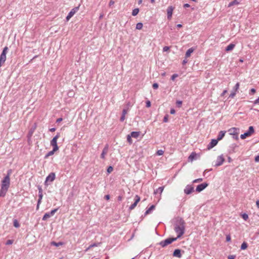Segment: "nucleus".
Returning <instances> with one entry per match:
<instances>
[{
  "label": "nucleus",
  "mask_w": 259,
  "mask_h": 259,
  "mask_svg": "<svg viewBox=\"0 0 259 259\" xmlns=\"http://www.w3.org/2000/svg\"><path fill=\"white\" fill-rule=\"evenodd\" d=\"M185 222L182 220L180 219L175 225L174 230L177 234L176 238H179L181 237L185 232Z\"/></svg>",
  "instance_id": "f257e3e1"
},
{
  "label": "nucleus",
  "mask_w": 259,
  "mask_h": 259,
  "mask_svg": "<svg viewBox=\"0 0 259 259\" xmlns=\"http://www.w3.org/2000/svg\"><path fill=\"white\" fill-rule=\"evenodd\" d=\"M10 184L9 176L8 175L5 177L2 182L1 189L0 190V197L5 196Z\"/></svg>",
  "instance_id": "f03ea898"
},
{
  "label": "nucleus",
  "mask_w": 259,
  "mask_h": 259,
  "mask_svg": "<svg viewBox=\"0 0 259 259\" xmlns=\"http://www.w3.org/2000/svg\"><path fill=\"white\" fill-rule=\"evenodd\" d=\"M8 48L7 47H5L0 55V67L3 65L6 60V55L8 52Z\"/></svg>",
  "instance_id": "7ed1b4c3"
},
{
  "label": "nucleus",
  "mask_w": 259,
  "mask_h": 259,
  "mask_svg": "<svg viewBox=\"0 0 259 259\" xmlns=\"http://www.w3.org/2000/svg\"><path fill=\"white\" fill-rule=\"evenodd\" d=\"M177 238H167L164 241H161L160 242L159 244L162 247H165L166 245L171 243L173 241H176L177 240Z\"/></svg>",
  "instance_id": "20e7f679"
},
{
  "label": "nucleus",
  "mask_w": 259,
  "mask_h": 259,
  "mask_svg": "<svg viewBox=\"0 0 259 259\" xmlns=\"http://www.w3.org/2000/svg\"><path fill=\"white\" fill-rule=\"evenodd\" d=\"M254 133V129L253 126H249L248 131L243 134L241 135L240 138L242 139H245L246 137H248Z\"/></svg>",
  "instance_id": "39448f33"
},
{
  "label": "nucleus",
  "mask_w": 259,
  "mask_h": 259,
  "mask_svg": "<svg viewBox=\"0 0 259 259\" xmlns=\"http://www.w3.org/2000/svg\"><path fill=\"white\" fill-rule=\"evenodd\" d=\"M55 179V173L52 172L46 178V181L45 182V184L46 185H48L49 182H52Z\"/></svg>",
  "instance_id": "423d86ee"
},
{
  "label": "nucleus",
  "mask_w": 259,
  "mask_h": 259,
  "mask_svg": "<svg viewBox=\"0 0 259 259\" xmlns=\"http://www.w3.org/2000/svg\"><path fill=\"white\" fill-rule=\"evenodd\" d=\"M78 10L79 7H77L72 9L67 16L66 20L68 21L70 19L73 17V16L78 11Z\"/></svg>",
  "instance_id": "0eeeda50"
},
{
  "label": "nucleus",
  "mask_w": 259,
  "mask_h": 259,
  "mask_svg": "<svg viewBox=\"0 0 259 259\" xmlns=\"http://www.w3.org/2000/svg\"><path fill=\"white\" fill-rule=\"evenodd\" d=\"M174 10V7L172 6H169L167 8V10H166L167 17V19L169 20L171 19Z\"/></svg>",
  "instance_id": "6e6552de"
},
{
  "label": "nucleus",
  "mask_w": 259,
  "mask_h": 259,
  "mask_svg": "<svg viewBox=\"0 0 259 259\" xmlns=\"http://www.w3.org/2000/svg\"><path fill=\"white\" fill-rule=\"evenodd\" d=\"M240 84L239 82H237L234 87L233 89V91L230 95V97L231 98H233L236 94V93L238 92V90L239 88Z\"/></svg>",
  "instance_id": "1a4fd4ad"
},
{
  "label": "nucleus",
  "mask_w": 259,
  "mask_h": 259,
  "mask_svg": "<svg viewBox=\"0 0 259 259\" xmlns=\"http://www.w3.org/2000/svg\"><path fill=\"white\" fill-rule=\"evenodd\" d=\"M224 160L225 159L223 155L219 156L217 158L215 165L217 166L221 165L223 163Z\"/></svg>",
  "instance_id": "9d476101"
},
{
  "label": "nucleus",
  "mask_w": 259,
  "mask_h": 259,
  "mask_svg": "<svg viewBox=\"0 0 259 259\" xmlns=\"http://www.w3.org/2000/svg\"><path fill=\"white\" fill-rule=\"evenodd\" d=\"M208 186V184L206 183H202L198 185L196 187V191L198 192H200L206 188Z\"/></svg>",
  "instance_id": "9b49d317"
},
{
  "label": "nucleus",
  "mask_w": 259,
  "mask_h": 259,
  "mask_svg": "<svg viewBox=\"0 0 259 259\" xmlns=\"http://www.w3.org/2000/svg\"><path fill=\"white\" fill-rule=\"evenodd\" d=\"M140 200V197L138 195H136L135 196V202L132 204L130 207V209L132 210L135 208V207L137 206L138 203Z\"/></svg>",
  "instance_id": "f8f14e48"
},
{
  "label": "nucleus",
  "mask_w": 259,
  "mask_h": 259,
  "mask_svg": "<svg viewBox=\"0 0 259 259\" xmlns=\"http://www.w3.org/2000/svg\"><path fill=\"white\" fill-rule=\"evenodd\" d=\"M230 134L233 136H235L239 134V129L236 127H232L229 130Z\"/></svg>",
  "instance_id": "ddd939ff"
},
{
  "label": "nucleus",
  "mask_w": 259,
  "mask_h": 259,
  "mask_svg": "<svg viewBox=\"0 0 259 259\" xmlns=\"http://www.w3.org/2000/svg\"><path fill=\"white\" fill-rule=\"evenodd\" d=\"M193 190L194 188L192 186L190 185H187L184 189V192L186 194H190L193 191Z\"/></svg>",
  "instance_id": "4468645a"
},
{
  "label": "nucleus",
  "mask_w": 259,
  "mask_h": 259,
  "mask_svg": "<svg viewBox=\"0 0 259 259\" xmlns=\"http://www.w3.org/2000/svg\"><path fill=\"white\" fill-rule=\"evenodd\" d=\"M218 140L217 139H212L209 144L208 145V149H210L216 146L218 143Z\"/></svg>",
  "instance_id": "2eb2a0df"
},
{
  "label": "nucleus",
  "mask_w": 259,
  "mask_h": 259,
  "mask_svg": "<svg viewBox=\"0 0 259 259\" xmlns=\"http://www.w3.org/2000/svg\"><path fill=\"white\" fill-rule=\"evenodd\" d=\"M57 141L52 139L51 141L50 144L53 147L54 151H58L59 149V147L57 145Z\"/></svg>",
  "instance_id": "dca6fc26"
},
{
  "label": "nucleus",
  "mask_w": 259,
  "mask_h": 259,
  "mask_svg": "<svg viewBox=\"0 0 259 259\" xmlns=\"http://www.w3.org/2000/svg\"><path fill=\"white\" fill-rule=\"evenodd\" d=\"M108 150V146L107 145L103 149L102 152L101 154V158L102 159H105V156L107 154Z\"/></svg>",
  "instance_id": "f3484780"
},
{
  "label": "nucleus",
  "mask_w": 259,
  "mask_h": 259,
  "mask_svg": "<svg viewBox=\"0 0 259 259\" xmlns=\"http://www.w3.org/2000/svg\"><path fill=\"white\" fill-rule=\"evenodd\" d=\"M173 255L174 256L178 257L179 258L181 257L182 256L181 253V250L179 249H176L173 253Z\"/></svg>",
  "instance_id": "a211bd4d"
},
{
  "label": "nucleus",
  "mask_w": 259,
  "mask_h": 259,
  "mask_svg": "<svg viewBox=\"0 0 259 259\" xmlns=\"http://www.w3.org/2000/svg\"><path fill=\"white\" fill-rule=\"evenodd\" d=\"M225 134H226L225 131H221L218 136L217 140L218 141L222 140L223 138V137L225 136Z\"/></svg>",
  "instance_id": "6ab92c4d"
},
{
  "label": "nucleus",
  "mask_w": 259,
  "mask_h": 259,
  "mask_svg": "<svg viewBox=\"0 0 259 259\" xmlns=\"http://www.w3.org/2000/svg\"><path fill=\"white\" fill-rule=\"evenodd\" d=\"M193 51H194V49L192 48L188 49L187 51L186 54H185L186 58L189 57L191 56V54L193 52Z\"/></svg>",
  "instance_id": "aec40b11"
},
{
  "label": "nucleus",
  "mask_w": 259,
  "mask_h": 259,
  "mask_svg": "<svg viewBox=\"0 0 259 259\" xmlns=\"http://www.w3.org/2000/svg\"><path fill=\"white\" fill-rule=\"evenodd\" d=\"M127 109H123V111H122V116L120 118V120L121 121H123L124 120V119H125V115L126 114V113H127Z\"/></svg>",
  "instance_id": "412c9836"
},
{
  "label": "nucleus",
  "mask_w": 259,
  "mask_h": 259,
  "mask_svg": "<svg viewBox=\"0 0 259 259\" xmlns=\"http://www.w3.org/2000/svg\"><path fill=\"white\" fill-rule=\"evenodd\" d=\"M234 47H235V45L233 44H231L226 47V51H230L232 50L234 48Z\"/></svg>",
  "instance_id": "4be33fe9"
},
{
  "label": "nucleus",
  "mask_w": 259,
  "mask_h": 259,
  "mask_svg": "<svg viewBox=\"0 0 259 259\" xmlns=\"http://www.w3.org/2000/svg\"><path fill=\"white\" fill-rule=\"evenodd\" d=\"M131 136L134 138H137L140 135V132H133L131 134Z\"/></svg>",
  "instance_id": "5701e85b"
},
{
  "label": "nucleus",
  "mask_w": 259,
  "mask_h": 259,
  "mask_svg": "<svg viewBox=\"0 0 259 259\" xmlns=\"http://www.w3.org/2000/svg\"><path fill=\"white\" fill-rule=\"evenodd\" d=\"M197 154L194 153V152H193L191 154V155L189 156V160L190 161H193L194 159H195L196 158V156Z\"/></svg>",
  "instance_id": "b1692460"
},
{
  "label": "nucleus",
  "mask_w": 259,
  "mask_h": 259,
  "mask_svg": "<svg viewBox=\"0 0 259 259\" xmlns=\"http://www.w3.org/2000/svg\"><path fill=\"white\" fill-rule=\"evenodd\" d=\"M164 190V187H159L158 189H157L156 190L154 191V194H156L157 193H160L161 194Z\"/></svg>",
  "instance_id": "393cba45"
},
{
  "label": "nucleus",
  "mask_w": 259,
  "mask_h": 259,
  "mask_svg": "<svg viewBox=\"0 0 259 259\" xmlns=\"http://www.w3.org/2000/svg\"><path fill=\"white\" fill-rule=\"evenodd\" d=\"M56 151H54V149H53L52 151L49 152L45 156V158H47L48 157L53 155Z\"/></svg>",
  "instance_id": "a878e982"
},
{
  "label": "nucleus",
  "mask_w": 259,
  "mask_h": 259,
  "mask_svg": "<svg viewBox=\"0 0 259 259\" xmlns=\"http://www.w3.org/2000/svg\"><path fill=\"white\" fill-rule=\"evenodd\" d=\"M51 216V215L50 214V212L49 213H46L44 214L43 218H42V220L44 221H46L47 220L48 218H50Z\"/></svg>",
  "instance_id": "bb28decb"
},
{
  "label": "nucleus",
  "mask_w": 259,
  "mask_h": 259,
  "mask_svg": "<svg viewBox=\"0 0 259 259\" xmlns=\"http://www.w3.org/2000/svg\"><path fill=\"white\" fill-rule=\"evenodd\" d=\"M143 27V24L141 22L138 23L136 25V29L141 30Z\"/></svg>",
  "instance_id": "cd10ccee"
},
{
  "label": "nucleus",
  "mask_w": 259,
  "mask_h": 259,
  "mask_svg": "<svg viewBox=\"0 0 259 259\" xmlns=\"http://www.w3.org/2000/svg\"><path fill=\"white\" fill-rule=\"evenodd\" d=\"M247 247V244L246 242H243L241 246V249L242 250H245Z\"/></svg>",
  "instance_id": "c85d7f7f"
},
{
  "label": "nucleus",
  "mask_w": 259,
  "mask_h": 259,
  "mask_svg": "<svg viewBox=\"0 0 259 259\" xmlns=\"http://www.w3.org/2000/svg\"><path fill=\"white\" fill-rule=\"evenodd\" d=\"M139 12V9H135L133 10L132 15L133 16H136Z\"/></svg>",
  "instance_id": "c756f323"
},
{
  "label": "nucleus",
  "mask_w": 259,
  "mask_h": 259,
  "mask_svg": "<svg viewBox=\"0 0 259 259\" xmlns=\"http://www.w3.org/2000/svg\"><path fill=\"white\" fill-rule=\"evenodd\" d=\"M155 208V206L154 205H152L145 212V213L147 214H148L149 213L151 210H152L153 209H154Z\"/></svg>",
  "instance_id": "7c9ffc66"
},
{
  "label": "nucleus",
  "mask_w": 259,
  "mask_h": 259,
  "mask_svg": "<svg viewBox=\"0 0 259 259\" xmlns=\"http://www.w3.org/2000/svg\"><path fill=\"white\" fill-rule=\"evenodd\" d=\"M51 244L53 245H54L55 246H59L60 245H62V242H58V243H56L55 242H52L51 243Z\"/></svg>",
  "instance_id": "2f4dec72"
},
{
  "label": "nucleus",
  "mask_w": 259,
  "mask_h": 259,
  "mask_svg": "<svg viewBox=\"0 0 259 259\" xmlns=\"http://www.w3.org/2000/svg\"><path fill=\"white\" fill-rule=\"evenodd\" d=\"M132 136H131V135H128L127 136V140L130 144H132L133 143V141L132 140Z\"/></svg>",
  "instance_id": "473e14b6"
},
{
  "label": "nucleus",
  "mask_w": 259,
  "mask_h": 259,
  "mask_svg": "<svg viewBox=\"0 0 259 259\" xmlns=\"http://www.w3.org/2000/svg\"><path fill=\"white\" fill-rule=\"evenodd\" d=\"M38 197H39V199L38 200L37 202H38V204H40L41 200H42V197H43L42 194H40L39 195H38Z\"/></svg>",
  "instance_id": "72a5a7b5"
},
{
  "label": "nucleus",
  "mask_w": 259,
  "mask_h": 259,
  "mask_svg": "<svg viewBox=\"0 0 259 259\" xmlns=\"http://www.w3.org/2000/svg\"><path fill=\"white\" fill-rule=\"evenodd\" d=\"M14 226L16 228H18L20 226L19 223L16 220L14 221Z\"/></svg>",
  "instance_id": "f704fd0d"
},
{
  "label": "nucleus",
  "mask_w": 259,
  "mask_h": 259,
  "mask_svg": "<svg viewBox=\"0 0 259 259\" xmlns=\"http://www.w3.org/2000/svg\"><path fill=\"white\" fill-rule=\"evenodd\" d=\"M242 218L245 220L246 221L248 219V215L246 213H243L242 214Z\"/></svg>",
  "instance_id": "c9c22d12"
},
{
  "label": "nucleus",
  "mask_w": 259,
  "mask_h": 259,
  "mask_svg": "<svg viewBox=\"0 0 259 259\" xmlns=\"http://www.w3.org/2000/svg\"><path fill=\"white\" fill-rule=\"evenodd\" d=\"M113 170V168L112 166H110L108 167L107 171L108 174H110Z\"/></svg>",
  "instance_id": "e433bc0d"
},
{
  "label": "nucleus",
  "mask_w": 259,
  "mask_h": 259,
  "mask_svg": "<svg viewBox=\"0 0 259 259\" xmlns=\"http://www.w3.org/2000/svg\"><path fill=\"white\" fill-rule=\"evenodd\" d=\"M156 153L157 155H162L164 153V151L162 150H159L157 151Z\"/></svg>",
  "instance_id": "4c0bfd02"
},
{
  "label": "nucleus",
  "mask_w": 259,
  "mask_h": 259,
  "mask_svg": "<svg viewBox=\"0 0 259 259\" xmlns=\"http://www.w3.org/2000/svg\"><path fill=\"white\" fill-rule=\"evenodd\" d=\"M238 2L236 1H233L229 4V7H231L234 5L237 4Z\"/></svg>",
  "instance_id": "58836bf2"
},
{
  "label": "nucleus",
  "mask_w": 259,
  "mask_h": 259,
  "mask_svg": "<svg viewBox=\"0 0 259 259\" xmlns=\"http://www.w3.org/2000/svg\"><path fill=\"white\" fill-rule=\"evenodd\" d=\"M168 115H166L164 117L163 121L164 122H168Z\"/></svg>",
  "instance_id": "ea45409f"
},
{
  "label": "nucleus",
  "mask_w": 259,
  "mask_h": 259,
  "mask_svg": "<svg viewBox=\"0 0 259 259\" xmlns=\"http://www.w3.org/2000/svg\"><path fill=\"white\" fill-rule=\"evenodd\" d=\"M57 209H54L51 210V211L50 212L51 216L54 215V214L57 211Z\"/></svg>",
  "instance_id": "a19ab883"
},
{
  "label": "nucleus",
  "mask_w": 259,
  "mask_h": 259,
  "mask_svg": "<svg viewBox=\"0 0 259 259\" xmlns=\"http://www.w3.org/2000/svg\"><path fill=\"white\" fill-rule=\"evenodd\" d=\"M178 76V75L177 74H174L171 76V80H174L175 78H177Z\"/></svg>",
  "instance_id": "79ce46f5"
},
{
  "label": "nucleus",
  "mask_w": 259,
  "mask_h": 259,
  "mask_svg": "<svg viewBox=\"0 0 259 259\" xmlns=\"http://www.w3.org/2000/svg\"><path fill=\"white\" fill-rule=\"evenodd\" d=\"M13 243V241L12 240H8L6 242V245H11Z\"/></svg>",
  "instance_id": "37998d69"
},
{
  "label": "nucleus",
  "mask_w": 259,
  "mask_h": 259,
  "mask_svg": "<svg viewBox=\"0 0 259 259\" xmlns=\"http://www.w3.org/2000/svg\"><path fill=\"white\" fill-rule=\"evenodd\" d=\"M60 137V134L58 133L53 138V140L57 141L58 139Z\"/></svg>",
  "instance_id": "c03bdc74"
},
{
  "label": "nucleus",
  "mask_w": 259,
  "mask_h": 259,
  "mask_svg": "<svg viewBox=\"0 0 259 259\" xmlns=\"http://www.w3.org/2000/svg\"><path fill=\"white\" fill-rule=\"evenodd\" d=\"M202 181V179L199 178V179H197L194 180L193 182L195 183H198V182H201Z\"/></svg>",
  "instance_id": "a18cd8bd"
},
{
  "label": "nucleus",
  "mask_w": 259,
  "mask_h": 259,
  "mask_svg": "<svg viewBox=\"0 0 259 259\" xmlns=\"http://www.w3.org/2000/svg\"><path fill=\"white\" fill-rule=\"evenodd\" d=\"M169 47L165 46V47H163V52H167V51H169Z\"/></svg>",
  "instance_id": "49530a36"
},
{
  "label": "nucleus",
  "mask_w": 259,
  "mask_h": 259,
  "mask_svg": "<svg viewBox=\"0 0 259 259\" xmlns=\"http://www.w3.org/2000/svg\"><path fill=\"white\" fill-rule=\"evenodd\" d=\"M231 236H230V235H227L226 236V241H227V242H229V241H231Z\"/></svg>",
  "instance_id": "de8ad7c7"
},
{
  "label": "nucleus",
  "mask_w": 259,
  "mask_h": 259,
  "mask_svg": "<svg viewBox=\"0 0 259 259\" xmlns=\"http://www.w3.org/2000/svg\"><path fill=\"white\" fill-rule=\"evenodd\" d=\"M152 86L154 89H157L158 88V84L157 83H153Z\"/></svg>",
  "instance_id": "09e8293b"
},
{
  "label": "nucleus",
  "mask_w": 259,
  "mask_h": 259,
  "mask_svg": "<svg viewBox=\"0 0 259 259\" xmlns=\"http://www.w3.org/2000/svg\"><path fill=\"white\" fill-rule=\"evenodd\" d=\"M256 92V90L254 89H251L250 90V93L249 94H254Z\"/></svg>",
  "instance_id": "8fccbe9b"
},
{
  "label": "nucleus",
  "mask_w": 259,
  "mask_h": 259,
  "mask_svg": "<svg viewBox=\"0 0 259 259\" xmlns=\"http://www.w3.org/2000/svg\"><path fill=\"white\" fill-rule=\"evenodd\" d=\"M253 104H259V97H258L257 99H256L255 100H254L253 101Z\"/></svg>",
  "instance_id": "3c124183"
},
{
  "label": "nucleus",
  "mask_w": 259,
  "mask_h": 259,
  "mask_svg": "<svg viewBox=\"0 0 259 259\" xmlns=\"http://www.w3.org/2000/svg\"><path fill=\"white\" fill-rule=\"evenodd\" d=\"M151 106V102L150 101H147L146 102V107H150Z\"/></svg>",
  "instance_id": "603ef678"
},
{
  "label": "nucleus",
  "mask_w": 259,
  "mask_h": 259,
  "mask_svg": "<svg viewBox=\"0 0 259 259\" xmlns=\"http://www.w3.org/2000/svg\"><path fill=\"white\" fill-rule=\"evenodd\" d=\"M176 104L179 106V107H181L182 102L181 101H177L176 102Z\"/></svg>",
  "instance_id": "864d4df0"
},
{
  "label": "nucleus",
  "mask_w": 259,
  "mask_h": 259,
  "mask_svg": "<svg viewBox=\"0 0 259 259\" xmlns=\"http://www.w3.org/2000/svg\"><path fill=\"white\" fill-rule=\"evenodd\" d=\"M235 256L234 255H229L228 257V259H235Z\"/></svg>",
  "instance_id": "5fc2aeb1"
},
{
  "label": "nucleus",
  "mask_w": 259,
  "mask_h": 259,
  "mask_svg": "<svg viewBox=\"0 0 259 259\" xmlns=\"http://www.w3.org/2000/svg\"><path fill=\"white\" fill-rule=\"evenodd\" d=\"M227 93V90H224L221 94V96H224Z\"/></svg>",
  "instance_id": "6e6d98bb"
},
{
  "label": "nucleus",
  "mask_w": 259,
  "mask_h": 259,
  "mask_svg": "<svg viewBox=\"0 0 259 259\" xmlns=\"http://www.w3.org/2000/svg\"><path fill=\"white\" fill-rule=\"evenodd\" d=\"M255 161L256 162H258L259 161V155H257L255 157Z\"/></svg>",
  "instance_id": "4d7b16f0"
},
{
  "label": "nucleus",
  "mask_w": 259,
  "mask_h": 259,
  "mask_svg": "<svg viewBox=\"0 0 259 259\" xmlns=\"http://www.w3.org/2000/svg\"><path fill=\"white\" fill-rule=\"evenodd\" d=\"M170 113H171V114H174L175 113L176 111H175V109H171L170 110Z\"/></svg>",
  "instance_id": "13d9d810"
},
{
  "label": "nucleus",
  "mask_w": 259,
  "mask_h": 259,
  "mask_svg": "<svg viewBox=\"0 0 259 259\" xmlns=\"http://www.w3.org/2000/svg\"><path fill=\"white\" fill-rule=\"evenodd\" d=\"M105 198L106 200H109L110 199V196L109 195H106L105 196Z\"/></svg>",
  "instance_id": "bf43d9fd"
},
{
  "label": "nucleus",
  "mask_w": 259,
  "mask_h": 259,
  "mask_svg": "<svg viewBox=\"0 0 259 259\" xmlns=\"http://www.w3.org/2000/svg\"><path fill=\"white\" fill-rule=\"evenodd\" d=\"M238 135H236L235 136H234L233 138L234 139H235L236 140H238Z\"/></svg>",
  "instance_id": "052dcab7"
},
{
  "label": "nucleus",
  "mask_w": 259,
  "mask_h": 259,
  "mask_svg": "<svg viewBox=\"0 0 259 259\" xmlns=\"http://www.w3.org/2000/svg\"><path fill=\"white\" fill-rule=\"evenodd\" d=\"M39 190V192H38V195H39L40 194H42V189L41 188H39L38 189Z\"/></svg>",
  "instance_id": "680f3d73"
},
{
  "label": "nucleus",
  "mask_w": 259,
  "mask_h": 259,
  "mask_svg": "<svg viewBox=\"0 0 259 259\" xmlns=\"http://www.w3.org/2000/svg\"><path fill=\"white\" fill-rule=\"evenodd\" d=\"M184 7L185 8H188L190 7V5L188 4H185L184 5Z\"/></svg>",
  "instance_id": "e2e57ef3"
},
{
  "label": "nucleus",
  "mask_w": 259,
  "mask_h": 259,
  "mask_svg": "<svg viewBox=\"0 0 259 259\" xmlns=\"http://www.w3.org/2000/svg\"><path fill=\"white\" fill-rule=\"evenodd\" d=\"M61 121H62V118H59L57 119L56 121L57 122H61Z\"/></svg>",
  "instance_id": "0e129e2a"
},
{
  "label": "nucleus",
  "mask_w": 259,
  "mask_h": 259,
  "mask_svg": "<svg viewBox=\"0 0 259 259\" xmlns=\"http://www.w3.org/2000/svg\"><path fill=\"white\" fill-rule=\"evenodd\" d=\"M114 3V2L113 1H110L109 2V5L111 6V5H113Z\"/></svg>",
  "instance_id": "69168bd1"
},
{
  "label": "nucleus",
  "mask_w": 259,
  "mask_h": 259,
  "mask_svg": "<svg viewBox=\"0 0 259 259\" xmlns=\"http://www.w3.org/2000/svg\"><path fill=\"white\" fill-rule=\"evenodd\" d=\"M187 63V60L186 59H185V60H183V64H185Z\"/></svg>",
  "instance_id": "338daca9"
},
{
  "label": "nucleus",
  "mask_w": 259,
  "mask_h": 259,
  "mask_svg": "<svg viewBox=\"0 0 259 259\" xmlns=\"http://www.w3.org/2000/svg\"><path fill=\"white\" fill-rule=\"evenodd\" d=\"M256 206L258 208H259V200H257L256 202Z\"/></svg>",
  "instance_id": "774afa93"
}]
</instances>
